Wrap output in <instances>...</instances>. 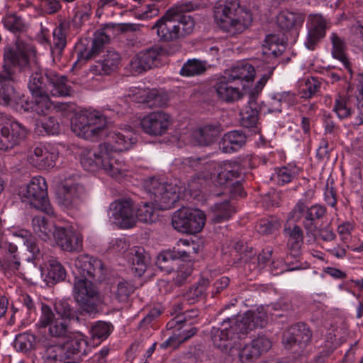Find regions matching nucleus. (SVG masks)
Masks as SVG:
<instances>
[{
  "label": "nucleus",
  "instance_id": "4c0bfd02",
  "mask_svg": "<svg viewBox=\"0 0 363 363\" xmlns=\"http://www.w3.org/2000/svg\"><path fill=\"white\" fill-rule=\"evenodd\" d=\"M284 232L287 237V245L289 248L293 250L295 255H297L303 242V231L298 225H294L292 227L284 228Z\"/></svg>",
  "mask_w": 363,
  "mask_h": 363
},
{
  "label": "nucleus",
  "instance_id": "e433bc0d",
  "mask_svg": "<svg viewBox=\"0 0 363 363\" xmlns=\"http://www.w3.org/2000/svg\"><path fill=\"white\" fill-rule=\"evenodd\" d=\"M211 209V220L216 223L227 221L235 212V208L227 200L215 203Z\"/></svg>",
  "mask_w": 363,
  "mask_h": 363
},
{
  "label": "nucleus",
  "instance_id": "864d4df0",
  "mask_svg": "<svg viewBox=\"0 0 363 363\" xmlns=\"http://www.w3.org/2000/svg\"><path fill=\"white\" fill-rule=\"evenodd\" d=\"M333 111L340 119L349 117L352 113L350 99L339 95L335 100Z\"/></svg>",
  "mask_w": 363,
  "mask_h": 363
},
{
  "label": "nucleus",
  "instance_id": "a211bd4d",
  "mask_svg": "<svg viewBox=\"0 0 363 363\" xmlns=\"http://www.w3.org/2000/svg\"><path fill=\"white\" fill-rule=\"evenodd\" d=\"M57 154L50 152L43 146H36L28 155V162L40 170H45L55 165Z\"/></svg>",
  "mask_w": 363,
  "mask_h": 363
},
{
  "label": "nucleus",
  "instance_id": "338daca9",
  "mask_svg": "<svg viewBox=\"0 0 363 363\" xmlns=\"http://www.w3.org/2000/svg\"><path fill=\"white\" fill-rule=\"evenodd\" d=\"M222 164L224 167V174H228L232 180L240 177L242 169L239 162L227 161Z\"/></svg>",
  "mask_w": 363,
  "mask_h": 363
},
{
  "label": "nucleus",
  "instance_id": "09e8293b",
  "mask_svg": "<svg viewBox=\"0 0 363 363\" xmlns=\"http://www.w3.org/2000/svg\"><path fill=\"white\" fill-rule=\"evenodd\" d=\"M32 96L35 98V101H33V112L42 116L48 114L52 107L49 94H43Z\"/></svg>",
  "mask_w": 363,
  "mask_h": 363
},
{
  "label": "nucleus",
  "instance_id": "a878e982",
  "mask_svg": "<svg viewBox=\"0 0 363 363\" xmlns=\"http://www.w3.org/2000/svg\"><path fill=\"white\" fill-rule=\"evenodd\" d=\"M233 82H230L224 75L214 85L218 97L225 102H234L241 97L238 87L233 86Z\"/></svg>",
  "mask_w": 363,
  "mask_h": 363
},
{
  "label": "nucleus",
  "instance_id": "1a4fd4ad",
  "mask_svg": "<svg viewBox=\"0 0 363 363\" xmlns=\"http://www.w3.org/2000/svg\"><path fill=\"white\" fill-rule=\"evenodd\" d=\"M205 213L199 209L182 207L174 212L172 225L177 231L186 234H196L203 228Z\"/></svg>",
  "mask_w": 363,
  "mask_h": 363
},
{
  "label": "nucleus",
  "instance_id": "6e6d98bb",
  "mask_svg": "<svg viewBox=\"0 0 363 363\" xmlns=\"http://www.w3.org/2000/svg\"><path fill=\"white\" fill-rule=\"evenodd\" d=\"M252 253V247H249L243 241H238L233 244L230 255L234 257L235 262L243 260L248 262Z\"/></svg>",
  "mask_w": 363,
  "mask_h": 363
},
{
  "label": "nucleus",
  "instance_id": "37998d69",
  "mask_svg": "<svg viewBox=\"0 0 363 363\" xmlns=\"http://www.w3.org/2000/svg\"><path fill=\"white\" fill-rule=\"evenodd\" d=\"M45 363H63L67 361L62 344L49 345L44 354Z\"/></svg>",
  "mask_w": 363,
  "mask_h": 363
},
{
  "label": "nucleus",
  "instance_id": "0eeeda50",
  "mask_svg": "<svg viewBox=\"0 0 363 363\" xmlns=\"http://www.w3.org/2000/svg\"><path fill=\"white\" fill-rule=\"evenodd\" d=\"M47 189L45 178L38 176L32 178L28 184L21 185L18 194L23 203L52 216L55 212L48 199Z\"/></svg>",
  "mask_w": 363,
  "mask_h": 363
},
{
  "label": "nucleus",
  "instance_id": "cd10ccee",
  "mask_svg": "<svg viewBox=\"0 0 363 363\" xmlns=\"http://www.w3.org/2000/svg\"><path fill=\"white\" fill-rule=\"evenodd\" d=\"M247 135L242 130H235L225 133L220 141L222 149L225 152H235L246 143Z\"/></svg>",
  "mask_w": 363,
  "mask_h": 363
},
{
  "label": "nucleus",
  "instance_id": "2eb2a0df",
  "mask_svg": "<svg viewBox=\"0 0 363 363\" xmlns=\"http://www.w3.org/2000/svg\"><path fill=\"white\" fill-rule=\"evenodd\" d=\"M326 20L319 14L310 15L308 21V33L305 40L306 47L310 50H314L325 35Z\"/></svg>",
  "mask_w": 363,
  "mask_h": 363
},
{
  "label": "nucleus",
  "instance_id": "052dcab7",
  "mask_svg": "<svg viewBox=\"0 0 363 363\" xmlns=\"http://www.w3.org/2000/svg\"><path fill=\"white\" fill-rule=\"evenodd\" d=\"M56 313L62 318L71 319L75 316L74 311L67 300H60L55 303Z\"/></svg>",
  "mask_w": 363,
  "mask_h": 363
},
{
  "label": "nucleus",
  "instance_id": "ddd939ff",
  "mask_svg": "<svg viewBox=\"0 0 363 363\" xmlns=\"http://www.w3.org/2000/svg\"><path fill=\"white\" fill-rule=\"evenodd\" d=\"M86 199L84 187L79 184H66L59 193L57 202L67 211L79 210Z\"/></svg>",
  "mask_w": 363,
  "mask_h": 363
},
{
  "label": "nucleus",
  "instance_id": "7ed1b4c3",
  "mask_svg": "<svg viewBox=\"0 0 363 363\" xmlns=\"http://www.w3.org/2000/svg\"><path fill=\"white\" fill-rule=\"evenodd\" d=\"M74 264L73 298L82 315H95L99 313V294L92 281L101 282L104 279V265L101 259L87 254L79 255Z\"/></svg>",
  "mask_w": 363,
  "mask_h": 363
},
{
  "label": "nucleus",
  "instance_id": "20e7f679",
  "mask_svg": "<svg viewBox=\"0 0 363 363\" xmlns=\"http://www.w3.org/2000/svg\"><path fill=\"white\" fill-rule=\"evenodd\" d=\"M266 323L267 315L263 311L249 312L235 318H227L220 326L212 328L211 340L215 347L228 352L233 347H240L239 340L245 339L250 331L255 328H263Z\"/></svg>",
  "mask_w": 363,
  "mask_h": 363
},
{
  "label": "nucleus",
  "instance_id": "ea45409f",
  "mask_svg": "<svg viewBox=\"0 0 363 363\" xmlns=\"http://www.w3.org/2000/svg\"><path fill=\"white\" fill-rule=\"evenodd\" d=\"M66 277V269L57 259L51 258L48 260V274L46 276L48 283L55 284L64 281Z\"/></svg>",
  "mask_w": 363,
  "mask_h": 363
},
{
  "label": "nucleus",
  "instance_id": "a18cd8bd",
  "mask_svg": "<svg viewBox=\"0 0 363 363\" xmlns=\"http://www.w3.org/2000/svg\"><path fill=\"white\" fill-rule=\"evenodd\" d=\"M113 328L111 323L99 320L91 327L89 333L93 340H104L110 335Z\"/></svg>",
  "mask_w": 363,
  "mask_h": 363
},
{
  "label": "nucleus",
  "instance_id": "423d86ee",
  "mask_svg": "<svg viewBox=\"0 0 363 363\" xmlns=\"http://www.w3.org/2000/svg\"><path fill=\"white\" fill-rule=\"evenodd\" d=\"M213 13L218 27L231 35L245 31L252 21L250 12L241 7L238 0L220 1Z\"/></svg>",
  "mask_w": 363,
  "mask_h": 363
},
{
  "label": "nucleus",
  "instance_id": "de8ad7c7",
  "mask_svg": "<svg viewBox=\"0 0 363 363\" xmlns=\"http://www.w3.org/2000/svg\"><path fill=\"white\" fill-rule=\"evenodd\" d=\"M190 252H187L185 250H178V251H167L160 254V258H162V262H170L171 264L168 266H162L160 265V271H163L164 268L167 273H170L173 271L174 267L172 264L177 259H186L189 257Z\"/></svg>",
  "mask_w": 363,
  "mask_h": 363
},
{
  "label": "nucleus",
  "instance_id": "8fccbe9b",
  "mask_svg": "<svg viewBox=\"0 0 363 363\" xmlns=\"http://www.w3.org/2000/svg\"><path fill=\"white\" fill-rule=\"evenodd\" d=\"M357 84L356 99L357 101L358 115L355 117L352 123L354 125L363 124V74H358Z\"/></svg>",
  "mask_w": 363,
  "mask_h": 363
},
{
  "label": "nucleus",
  "instance_id": "393cba45",
  "mask_svg": "<svg viewBox=\"0 0 363 363\" xmlns=\"http://www.w3.org/2000/svg\"><path fill=\"white\" fill-rule=\"evenodd\" d=\"M159 91L156 89L131 87L128 90L127 96L134 102L145 104L150 108L157 106Z\"/></svg>",
  "mask_w": 363,
  "mask_h": 363
},
{
  "label": "nucleus",
  "instance_id": "e2e57ef3",
  "mask_svg": "<svg viewBox=\"0 0 363 363\" xmlns=\"http://www.w3.org/2000/svg\"><path fill=\"white\" fill-rule=\"evenodd\" d=\"M143 186L150 198H154L155 202H157L156 198L159 192V178L156 176L148 177L144 180Z\"/></svg>",
  "mask_w": 363,
  "mask_h": 363
},
{
  "label": "nucleus",
  "instance_id": "3c124183",
  "mask_svg": "<svg viewBox=\"0 0 363 363\" xmlns=\"http://www.w3.org/2000/svg\"><path fill=\"white\" fill-rule=\"evenodd\" d=\"M134 291L135 286L131 282L122 280L118 282L116 288L113 289V293L119 302H124L128 300Z\"/></svg>",
  "mask_w": 363,
  "mask_h": 363
},
{
  "label": "nucleus",
  "instance_id": "c756f323",
  "mask_svg": "<svg viewBox=\"0 0 363 363\" xmlns=\"http://www.w3.org/2000/svg\"><path fill=\"white\" fill-rule=\"evenodd\" d=\"M128 262L131 266V271L136 276L140 277L147 269L149 257L145 254L144 248L141 247H133L128 253Z\"/></svg>",
  "mask_w": 363,
  "mask_h": 363
},
{
  "label": "nucleus",
  "instance_id": "774afa93",
  "mask_svg": "<svg viewBox=\"0 0 363 363\" xmlns=\"http://www.w3.org/2000/svg\"><path fill=\"white\" fill-rule=\"evenodd\" d=\"M41 127L48 135H57L60 133V124L57 119L52 116L42 122Z\"/></svg>",
  "mask_w": 363,
  "mask_h": 363
},
{
  "label": "nucleus",
  "instance_id": "a19ab883",
  "mask_svg": "<svg viewBox=\"0 0 363 363\" xmlns=\"http://www.w3.org/2000/svg\"><path fill=\"white\" fill-rule=\"evenodd\" d=\"M208 63L205 60L189 59L182 67L180 74L184 77H194L203 74L207 69Z\"/></svg>",
  "mask_w": 363,
  "mask_h": 363
},
{
  "label": "nucleus",
  "instance_id": "39448f33",
  "mask_svg": "<svg viewBox=\"0 0 363 363\" xmlns=\"http://www.w3.org/2000/svg\"><path fill=\"white\" fill-rule=\"evenodd\" d=\"M197 5L188 1L169 8L160 17V41L176 42L190 35L195 22L191 16L184 13L194 11Z\"/></svg>",
  "mask_w": 363,
  "mask_h": 363
},
{
  "label": "nucleus",
  "instance_id": "c03bdc74",
  "mask_svg": "<svg viewBox=\"0 0 363 363\" xmlns=\"http://www.w3.org/2000/svg\"><path fill=\"white\" fill-rule=\"evenodd\" d=\"M35 343V336L29 333H20L16 335L13 347L16 351L26 353L33 349Z\"/></svg>",
  "mask_w": 363,
  "mask_h": 363
},
{
  "label": "nucleus",
  "instance_id": "9d476101",
  "mask_svg": "<svg viewBox=\"0 0 363 363\" xmlns=\"http://www.w3.org/2000/svg\"><path fill=\"white\" fill-rule=\"evenodd\" d=\"M110 220L122 229L133 228L136 223L133 201L130 199H119L110 203L108 207Z\"/></svg>",
  "mask_w": 363,
  "mask_h": 363
},
{
  "label": "nucleus",
  "instance_id": "4468645a",
  "mask_svg": "<svg viewBox=\"0 0 363 363\" xmlns=\"http://www.w3.org/2000/svg\"><path fill=\"white\" fill-rule=\"evenodd\" d=\"M53 237L57 245L64 250L74 252L82 248V236L72 228L55 227Z\"/></svg>",
  "mask_w": 363,
  "mask_h": 363
},
{
  "label": "nucleus",
  "instance_id": "2f4dec72",
  "mask_svg": "<svg viewBox=\"0 0 363 363\" xmlns=\"http://www.w3.org/2000/svg\"><path fill=\"white\" fill-rule=\"evenodd\" d=\"M166 133L170 136L163 137L160 139V143H174L179 140V133L175 128L172 118L169 114L160 111V137Z\"/></svg>",
  "mask_w": 363,
  "mask_h": 363
},
{
  "label": "nucleus",
  "instance_id": "680f3d73",
  "mask_svg": "<svg viewBox=\"0 0 363 363\" xmlns=\"http://www.w3.org/2000/svg\"><path fill=\"white\" fill-rule=\"evenodd\" d=\"M0 265L4 270L15 272L19 269L21 266L18 254L5 255L0 258Z\"/></svg>",
  "mask_w": 363,
  "mask_h": 363
},
{
  "label": "nucleus",
  "instance_id": "79ce46f5",
  "mask_svg": "<svg viewBox=\"0 0 363 363\" xmlns=\"http://www.w3.org/2000/svg\"><path fill=\"white\" fill-rule=\"evenodd\" d=\"M179 199L175 187L171 184H160V210L172 208Z\"/></svg>",
  "mask_w": 363,
  "mask_h": 363
},
{
  "label": "nucleus",
  "instance_id": "6e6552de",
  "mask_svg": "<svg viewBox=\"0 0 363 363\" xmlns=\"http://www.w3.org/2000/svg\"><path fill=\"white\" fill-rule=\"evenodd\" d=\"M29 130L23 124L6 116H0V151L6 152L24 141Z\"/></svg>",
  "mask_w": 363,
  "mask_h": 363
},
{
  "label": "nucleus",
  "instance_id": "4d7b16f0",
  "mask_svg": "<svg viewBox=\"0 0 363 363\" xmlns=\"http://www.w3.org/2000/svg\"><path fill=\"white\" fill-rule=\"evenodd\" d=\"M16 98L13 86L4 84L0 88V105L11 108Z\"/></svg>",
  "mask_w": 363,
  "mask_h": 363
},
{
  "label": "nucleus",
  "instance_id": "7c9ffc66",
  "mask_svg": "<svg viewBox=\"0 0 363 363\" xmlns=\"http://www.w3.org/2000/svg\"><path fill=\"white\" fill-rule=\"evenodd\" d=\"M69 30V23L64 21L57 26L52 32V42L50 45L53 56H61L67 45V35Z\"/></svg>",
  "mask_w": 363,
  "mask_h": 363
},
{
  "label": "nucleus",
  "instance_id": "f257e3e1",
  "mask_svg": "<svg viewBox=\"0 0 363 363\" xmlns=\"http://www.w3.org/2000/svg\"><path fill=\"white\" fill-rule=\"evenodd\" d=\"M71 130L77 136L94 140L106 137L107 140L99 145L96 151L89 150L81 155L80 162L85 170L102 169L116 179L125 175L126 165L116 157V152L129 150L137 141L132 130L108 131L105 116L96 111H84L75 115L71 121Z\"/></svg>",
  "mask_w": 363,
  "mask_h": 363
},
{
  "label": "nucleus",
  "instance_id": "f3484780",
  "mask_svg": "<svg viewBox=\"0 0 363 363\" xmlns=\"http://www.w3.org/2000/svg\"><path fill=\"white\" fill-rule=\"evenodd\" d=\"M241 340H239L240 343ZM272 347L271 340L264 335L258 336L252 340L250 344L245 345L242 348L233 347L240 350V357L242 359L250 360L258 358L262 353L267 352Z\"/></svg>",
  "mask_w": 363,
  "mask_h": 363
},
{
  "label": "nucleus",
  "instance_id": "0e129e2a",
  "mask_svg": "<svg viewBox=\"0 0 363 363\" xmlns=\"http://www.w3.org/2000/svg\"><path fill=\"white\" fill-rule=\"evenodd\" d=\"M192 269L189 266L182 265L176 272H174L172 277V281L177 286H182L184 284L187 278L191 275Z\"/></svg>",
  "mask_w": 363,
  "mask_h": 363
},
{
  "label": "nucleus",
  "instance_id": "473e14b6",
  "mask_svg": "<svg viewBox=\"0 0 363 363\" xmlns=\"http://www.w3.org/2000/svg\"><path fill=\"white\" fill-rule=\"evenodd\" d=\"M330 40L333 45L331 50L333 57L340 60L344 65L345 68L352 74V71L351 63L345 54L347 45L345 40L335 33H332Z\"/></svg>",
  "mask_w": 363,
  "mask_h": 363
},
{
  "label": "nucleus",
  "instance_id": "49530a36",
  "mask_svg": "<svg viewBox=\"0 0 363 363\" xmlns=\"http://www.w3.org/2000/svg\"><path fill=\"white\" fill-rule=\"evenodd\" d=\"M140 125L145 133L157 136L159 134V112L155 111L145 116Z\"/></svg>",
  "mask_w": 363,
  "mask_h": 363
},
{
  "label": "nucleus",
  "instance_id": "5701e85b",
  "mask_svg": "<svg viewBox=\"0 0 363 363\" xmlns=\"http://www.w3.org/2000/svg\"><path fill=\"white\" fill-rule=\"evenodd\" d=\"M13 235L21 240L27 250L31 254L32 256L28 258V261L36 264V261H39L43 255L35 237L29 230L26 229L15 230L13 232Z\"/></svg>",
  "mask_w": 363,
  "mask_h": 363
},
{
  "label": "nucleus",
  "instance_id": "c85d7f7f",
  "mask_svg": "<svg viewBox=\"0 0 363 363\" xmlns=\"http://www.w3.org/2000/svg\"><path fill=\"white\" fill-rule=\"evenodd\" d=\"M225 76L230 82L252 81L255 76V69L250 64L245 62L238 63L225 72Z\"/></svg>",
  "mask_w": 363,
  "mask_h": 363
},
{
  "label": "nucleus",
  "instance_id": "f03ea898",
  "mask_svg": "<svg viewBox=\"0 0 363 363\" xmlns=\"http://www.w3.org/2000/svg\"><path fill=\"white\" fill-rule=\"evenodd\" d=\"M35 55V48L32 44L22 40H16L14 45L6 46L4 49L0 83L13 80L16 72L30 74L28 88L31 94H48V77L50 69L39 67L32 69L31 60Z\"/></svg>",
  "mask_w": 363,
  "mask_h": 363
},
{
  "label": "nucleus",
  "instance_id": "6ab92c4d",
  "mask_svg": "<svg viewBox=\"0 0 363 363\" xmlns=\"http://www.w3.org/2000/svg\"><path fill=\"white\" fill-rule=\"evenodd\" d=\"M306 20V13L299 10H284L277 16L279 28L285 31H298Z\"/></svg>",
  "mask_w": 363,
  "mask_h": 363
},
{
  "label": "nucleus",
  "instance_id": "72a5a7b5",
  "mask_svg": "<svg viewBox=\"0 0 363 363\" xmlns=\"http://www.w3.org/2000/svg\"><path fill=\"white\" fill-rule=\"evenodd\" d=\"M157 204L152 203L151 205L148 202H143L142 204L136 207L135 216L136 221L139 220L145 223H155L159 219V208Z\"/></svg>",
  "mask_w": 363,
  "mask_h": 363
},
{
  "label": "nucleus",
  "instance_id": "9b49d317",
  "mask_svg": "<svg viewBox=\"0 0 363 363\" xmlns=\"http://www.w3.org/2000/svg\"><path fill=\"white\" fill-rule=\"evenodd\" d=\"M312 335V331L307 324L300 322L284 333L282 344L286 349L299 353L311 342Z\"/></svg>",
  "mask_w": 363,
  "mask_h": 363
},
{
  "label": "nucleus",
  "instance_id": "58836bf2",
  "mask_svg": "<svg viewBox=\"0 0 363 363\" xmlns=\"http://www.w3.org/2000/svg\"><path fill=\"white\" fill-rule=\"evenodd\" d=\"M299 174V169L295 165L284 166L276 168L271 179L279 185H284L291 182Z\"/></svg>",
  "mask_w": 363,
  "mask_h": 363
},
{
  "label": "nucleus",
  "instance_id": "412c9836",
  "mask_svg": "<svg viewBox=\"0 0 363 363\" xmlns=\"http://www.w3.org/2000/svg\"><path fill=\"white\" fill-rule=\"evenodd\" d=\"M121 61L119 53L113 50H108L103 55V59L98 60L91 66V71L96 75H108L114 72L118 67Z\"/></svg>",
  "mask_w": 363,
  "mask_h": 363
},
{
  "label": "nucleus",
  "instance_id": "bb28decb",
  "mask_svg": "<svg viewBox=\"0 0 363 363\" xmlns=\"http://www.w3.org/2000/svg\"><path fill=\"white\" fill-rule=\"evenodd\" d=\"M187 164L197 173L198 179L208 180L212 179L213 172L216 171L218 163L206 158L190 157L187 160Z\"/></svg>",
  "mask_w": 363,
  "mask_h": 363
},
{
  "label": "nucleus",
  "instance_id": "603ef678",
  "mask_svg": "<svg viewBox=\"0 0 363 363\" xmlns=\"http://www.w3.org/2000/svg\"><path fill=\"white\" fill-rule=\"evenodd\" d=\"M321 82L316 77H311L304 82L300 94L301 98L311 99L318 94L320 91Z\"/></svg>",
  "mask_w": 363,
  "mask_h": 363
},
{
  "label": "nucleus",
  "instance_id": "dca6fc26",
  "mask_svg": "<svg viewBox=\"0 0 363 363\" xmlns=\"http://www.w3.org/2000/svg\"><path fill=\"white\" fill-rule=\"evenodd\" d=\"M109 38L104 32L97 31L94 33L90 48L86 47L82 43L78 44L76 48L77 62H86L99 55L108 42Z\"/></svg>",
  "mask_w": 363,
  "mask_h": 363
},
{
  "label": "nucleus",
  "instance_id": "aec40b11",
  "mask_svg": "<svg viewBox=\"0 0 363 363\" xmlns=\"http://www.w3.org/2000/svg\"><path fill=\"white\" fill-rule=\"evenodd\" d=\"M159 48L152 47L140 52L131 61L130 66L135 72H143L157 66Z\"/></svg>",
  "mask_w": 363,
  "mask_h": 363
},
{
  "label": "nucleus",
  "instance_id": "4be33fe9",
  "mask_svg": "<svg viewBox=\"0 0 363 363\" xmlns=\"http://www.w3.org/2000/svg\"><path fill=\"white\" fill-rule=\"evenodd\" d=\"M48 77V94L53 96H68L71 95L72 89L68 84L67 76L60 75L55 71L50 69Z\"/></svg>",
  "mask_w": 363,
  "mask_h": 363
},
{
  "label": "nucleus",
  "instance_id": "bf43d9fd",
  "mask_svg": "<svg viewBox=\"0 0 363 363\" xmlns=\"http://www.w3.org/2000/svg\"><path fill=\"white\" fill-rule=\"evenodd\" d=\"M56 320L52 308L47 304L41 303V315L36 326L39 329L46 328Z\"/></svg>",
  "mask_w": 363,
  "mask_h": 363
},
{
  "label": "nucleus",
  "instance_id": "69168bd1",
  "mask_svg": "<svg viewBox=\"0 0 363 363\" xmlns=\"http://www.w3.org/2000/svg\"><path fill=\"white\" fill-rule=\"evenodd\" d=\"M11 108L20 113L33 112V101H28L24 96H16Z\"/></svg>",
  "mask_w": 363,
  "mask_h": 363
},
{
  "label": "nucleus",
  "instance_id": "13d9d810",
  "mask_svg": "<svg viewBox=\"0 0 363 363\" xmlns=\"http://www.w3.org/2000/svg\"><path fill=\"white\" fill-rule=\"evenodd\" d=\"M4 25L7 30L13 33L22 32L26 28L23 19L15 14L6 16L4 21Z\"/></svg>",
  "mask_w": 363,
  "mask_h": 363
},
{
  "label": "nucleus",
  "instance_id": "b1692460",
  "mask_svg": "<svg viewBox=\"0 0 363 363\" xmlns=\"http://www.w3.org/2000/svg\"><path fill=\"white\" fill-rule=\"evenodd\" d=\"M325 207L315 204L308 208L302 224L308 236L315 237L318 230L317 222L325 216Z\"/></svg>",
  "mask_w": 363,
  "mask_h": 363
},
{
  "label": "nucleus",
  "instance_id": "f704fd0d",
  "mask_svg": "<svg viewBox=\"0 0 363 363\" xmlns=\"http://www.w3.org/2000/svg\"><path fill=\"white\" fill-rule=\"evenodd\" d=\"M208 286L209 280L208 279H199L183 294L184 300L190 305L199 302L205 296Z\"/></svg>",
  "mask_w": 363,
  "mask_h": 363
},
{
  "label": "nucleus",
  "instance_id": "f8f14e48",
  "mask_svg": "<svg viewBox=\"0 0 363 363\" xmlns=\"http://www.w3.org/2000/svg\"><path fill=\"white\" fill-rule=\"evenodd\" d=\"M67 361L63 363H79L91 350L84 335L80 333L70 334L63 343Z\"/></svg>",
  "mask_w": 363,
  "mask_h": 363
},
{
  "label": "nucleus",
  "instance_id": "5fc2aeb1",
  "mask_svg": "<svg viewBox=\"0 0 363 363\" xmlns=\"http://www.w3.org/2000/svg\"><path fill=\"white\" fill-rule=\"evenodd\" d=\"M48 335L55 338L67 339L69 336L67 325L62 320L57 319L48 327Z\"/></svg>",
  "mask_w": 363,
  "mask_h": 363
},
{
  "label": "nucleus",
  "instance_id": "c9c22d12",
  "mask_svg": "<svg viewBox=\"0 0 363 363\" xmlns=\"http://www.w3.org/2000/svg\"><path fill=\"white\" fill-rule=\"evenodd\" d=\"M220 132V125H206L195 131L194 135L199 145L206 146L217 138Z\"/></svg>",
  "mask_w": 363,
  "mask_h": 363
}]
</instances>
